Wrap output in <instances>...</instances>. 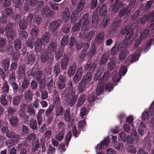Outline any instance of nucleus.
I'll use <instances>...</instances> for the list:
<instances>
[{"label": "nucleus", "instance_id": "nucleus-9", "mask_svg": "<svg viewBox=\"0 0 154 154\" xmlns=\"http://www.w3.org/2000/svg\"><path fill=\"white\" fill-rule=\"evenodd\" d=\"M36 0H26L25 4V10L26 11L32 10L36 2Z\"/></svg>", "mask_w": 154, "mask_h": 154}, {"label": "nucleus", "instance_id": "nucleus-58", "mask_svg": "<svg viewBox=\"0 0 154 154\" xmlns=\"http://www.w3.org/2000/svg\"><path fill=\"white\" fill-rule=\"evenodd\" d=\"M114 148L116 149L122 151L123 149L124 146L121 143H115L113 144Z\"/></svg>", "mask_w": 154, "mask_h": 154}, {"label": "nucleus", "instance_id": "nucleus-35", "mask_svg": "<svg viewBox=\"0 0 154 154\" xmlns=\"http://www.w3.org/2000/svg\"><path fill=\"white\" fill-rule=\"evenodd\" d=\"M72 116L70 113V111L69 109H66L64 114V118L66 122H68L70 121Z\"/></svg>", "mask_w": 154, "mask_h": 154}, {"label": "nucleus", "instance_id": "nucleus-29", "mask_svg": "<svg viewBox=\"0 0 154 154\" xmlns=\"http://www.w3.org/2000/svg\"><path fill=\"white\" fill-rule=\"evenodd\" d=\"M107 8L105 5H102L99 11V15L100 16H104L106 14Z\"/></svg>", "mask_w": 154, "mask_h": 154}, {"label": "nucleus", "instance_id": "nucleus-46", "mask_svg": "<svg viewBox=\"0 0 154 154\" xmlns=\"http://www.w3.org/2000/svg\"><path fill=\"white\" fill-rule=\"evenodd\" d=\"M133 27V26L132 25L131 26H130V25H127L124 29L121 30V33L124 35L127 32V33L129 32L131 29H132L133 30V33L134 29Z\"/></svg>", "mask_w": 154, "mask_h": 154}, {"label": "nucleus", "instance_id": "nucleus-3", "mask_svg": "<svg viewBox=\"0 0 154 154\" xmlns=\"http://www.w3.org/2000/svg\"><path fill=\"white\" fill-rule=\"evenodd\" d=\"M133 30L131 29L128 33H127L125 35V38L124 40L122 46L125 48L127 46L130 45L132 43L134 38L133 36Z\"/></svg>", "mask_w": 154, "mask_h": 154}, {"label": "nucleus", "instance_id": "nucleus-8", "mask_svg": "<svg viewBox=\"0 0 154 154\" xmlns=\"http://www.w3.org/2000/svg\"><path fill=\"white\" fill-rule=\"evenodd\" d=\"M61 24V21L58 20L51 23L49 25V29L52 32V34L55 35H56L57 31L56 30L59 27Z\"/></svg>", "mask_w": 154, "mask_h": 154}, {"label": "nucleus", "instance_id": "nucleus-27", "mask_svg": "<svg viewBox=\"0 0 154 154\" xmlns=\"http://www.w3.org/2000/svg\"><path fill=\"white\" fill-rule=\"evenodd\" d=\"M9 90V86L7 81L4 82L2 87V91L4 94H8V93Z\"/></svg>", "mask_w": 154, "mask_h": 154}, {"label": "nucleus", "instance_id": "nucleus-45", "mask_svg": "<svg viewBox=\"0 0 154 154\" xmlns=\"http://www.w3.org/2000/svg\"><path fill=\"white\" fill-rule=\"evenodd\" d=\"M103 86V88L104 90H106L108 91H110L113 88V85L112 84L110 83H106L105 84L102 85Z\"/></svg>", "mask_w": 154, "mask_h": 154}, {"label": "nucleus", "instance_id": "nucleus-6", "mask_svg": "<svg viewBox=\"0 0 154 154\" xmlns=\"http://www.w3.org/2000/svg\"><path fill=\"white\" fill-rule=\"evenodd\" d=\"M138 49L139 50H137L136 54L130 55L126 61V65L129 66L130 64L138 60L140 52L141 50V48H139Z\"/></svg>", "mask_w": 154, "mask_h": 154}, {"label": "nucleus", "instance_id": "nucleus-2", "mask_svg": "<svg viewBox=\"0 0 154 154\" xmlns=\"http://www.w3.org/2000/svg\"><path fill=\"white\" fill-rule=\"evenodd\" d=\"M131 19L133 20L136 21V24H133V27H136L138 26L139 23L144 24L148 20L147 17L146 16L141 15V12L137 11L132 16Z\"/></svg>", "mask_w": 154, "mask_h": 154}, {"label": "nucleus", "instance_id": "nucleus-34", "mask_svg": "<svg viewBox=\"0 0 154 154\" xmlns=\"http://www.w3.org/2000/svg\"><path fill=\"white\" fill-rule=\"evenodd\" d=\"M76 68V65L75 64H73L69 69L68 74L69 76H72L74 74Z\"/></svg>", "mask_w": 154, "mask_h": 154}, {"label": "nucleus", "instance_id": "nucleus-33", "mask_svg": "<svg viewBox=\"0 0 154 154\" xmlns=\"http://www.w3.org/2000/svg\"><path fill=\"white\" fill-rule=\"evenodd\" d=\"M91 22L94 25H97L99 22V17L97 14L94 13L91 18Z\"/></svg>", "mask_w": 154, "mask_h": 154}, {"label": "nucleus", "instance_id": "nucleus-25", "mask_svg": "<svg viewBox=\"0 0 154 154\" xmlns=\"http://www.w3.org/2000/svg\"><path fill=\"white\" fill-rule=\"evenodd\" d=\"M110 21V18L109 16L104 17L101 23V26L103 27H106L109 24Z\"/></svg>", "mask_w": 154, "mask_h": 154}, {"label": "nucleus", "instance_id": "nucleus-10", "mask_svg": "<svg viewBox=\"0 0 154 154\" xmlns=\"http://www.w3.org/2000/svg\"><path fill=\"white\" fill-rule=\"evenodd\" d=\"M137 127H138V133L139 135L141 136H143L145 134L146 131V128L145 123L138 121L137 124Z\"/></svg>", "mask_w": 154, "mask_h": 154}, {"label": "nucleus", "instance_id": "nucleus-55", "mask_svg": "<svg viewBox=\"0 0 154 154\" xmlns=\"http://www.w3.org/2000/svg\"><path fill=\"white\" fill-rule=\"evenodd\" d=\"M36 137V135L34 133H32L29 134L25 139V141L28 143H30V141L32 140L35 139Z\"/></svg>", "mask_w": 154, "mask_h": 154}, {"label": "nucleus", "instance_id": "nucleus-41", "mask_svg": "<svg viewBox=\"0 0 154 154\" xmlns=\"http://www.w3.org/2000/svg\"><path fill=\"white\" fill-rule=\"evenodd\" d=\"M12 12L13 11L11 8H6L2 12V15L7 17L11 15Z\"/></svg>", "mask_w": 154, "mask_h": 154}, {"label": "nucleus", "instance_id": "nucleus-43", "mask_svg": "<svg viewBox=\"0 0 154 154\" xmlns=\"http://www.w3.org/2000/svg\"><path fill=\"white\" fill-rule=\"evenodd\" d=\"M38 29V27L35 26H34L31 29V34L34 38H35L37 36Z\"/></svg>", "mask_w": 154, "mask_h": 154}, {"label": "nucleus", "instance_id": "nucleus-37", "mask_svg": "<svg viewBox=\"0 0 154 154\" xmlns=\"http://www.w3.org/2000/svg\"><path fill=\"white\" fill-rule=\"evenodd\" d=\"M6 40L4 38H0V51L2 53L5 52V49L2 48H3L6 45Z\"/></svg>", "mask_w": 154, "mask_h": 154}, {"label": "nucleus", "instance_id": "nucleus-63", "mask_svg": "<svg viewBox=\"0 0 154 154\" xmlns=\"http://www.w3.org/2000/svg\"><path fill=\"white\" fill-rule=\"evenodd\" d=\"M127 72V67L125 66H122L119 71V76H122L124 75Z\"/></svg>", "mask_w": 154, "mask_h": 154}, {"label": "nucleus", "instance_id": "nucleus-12", "mask_svg": "<svg viewBox=\"0 0 154 154\" xmlns=\"http://www.w3.org/2000/svg\"><path fill=\"white\" fill-rule=\"evenodd\" d=\"M83 72V69L81 67L78 68L77 72L74 77V81L75 82H78L81 78L82 73Z\"/></svg>", "mask_w": 154, "mask_h": 154}, {"label": "nucleus", "instance_id": "nucleus-51", "mask_svg": "<svg viewBox=\"0 0 154 154\" xmlns=\"http://www.w3.org/2000/svg\"><path fill=\"white\" fill-rule=\"evenodd\" d=\"M85 96L84 95H81L79 97L77 102V106L79 107L81 106L84 103L85 100Z\"/></svg>", "mask_w": 154, "mask_h": 154}, {"label": "nucleus", "instance_id": "nucleus-47", "mask_svg": "<svg viewBox=\"0 0 154 154\" xmlns=\"http://www.w3.org/2000/svg\"><path fill=\"white\" fill-rule=\"evenodd\" d=\"M6 94H4L1 96L0 102L1 104L4 106H6L8 104V101L6 99Z\"/></svg>", "mask_w": 154, "mask_h": 154}, {"label": "nucleus", "instance_id": "nucleus-36", "mask_svg": "<svg viewBox=\"0 0 154 154\" xmlns=\"http://www.w3.org/2000/svg\"><path fill=\"white\" fill-rule=\"evenodd\" d=\"M109 76V73L108 71H107L105 72L103 75L100 80L101 83L100 82V84L101 83L103 84V83L106 82V81L108 79Z\"/></svg>", "mask_w": 154, "mask_h": 154}, {"label": "nucleus", "instance_id": "nucleus-60", "mask_svg": "<svg viewBox=\"0 0 154 154\" xmlns=\"http://www.w3.org/2000/svg\"><path fill=\"white\" fill-rule=\"evenodd\" d=\"M41 21L42 19L40 16L36 15L34 17L33 23L35 24L38 25L41 23Z\"/></svg>", "mask_w": 154, "mask_h": 154}, {"label": "nucleus", "instance_id": "nucleus-50", "mask_svg": "<svg viewBox=\"0 0 154 154\" xmlns=\"http://www.w3.org/2000/svg\"><path fill=\"white\" fill-rule=\"evenodd\" d=\"M81 23L82 22L79 20L78 22L75 24L72 27V31L74 32L79 30L80 29Z\"/></svg>", "mask_w": 154, "mask_h": 154}, {"label": "nucleus", "instance_id": "nucleus-38", "mask_svg": "<svg viewBox=\"0 0 154 154\" xmlns=\"http://www.w3.org/2000/svg\"><path fill=\"white\" fill-rule=\"evenodd\" d=\"M128 51L126 48H123L121 50V52L119 56V59L121 60H123L126 57Z\"/></svg>", "mask_w": 154, "mask_h": 154}, {"label": "nucleus", "instance_id": "nucleus-31", "mask_svg": "<svg viewBox=\"0 0 154 154\" xmlns=\"http://www.w3.org/2000/svg\"><path fill=\"white\" fill-rule=\"evenodd\" d=\"M150 24V28L152 29H154V10L152 11L149 15Z\"/></svg>", "mask_w": 154, "mask_h": 154}, {"label": "nucleus", "instance_id": "nucleus-4", "mask_svg": "<svg viewBox=\"0 0 154 154\" xmlns=\"http://www.w3.org/2000/svg\"><path fill=\"white\" fill-rule=\"evenodd\" d=\"M13 23H9L5 28L6 36L9 41L12 40L15 35V33L13 30Z\"/></svg>", "mask_w": 154, "mask_h": 154}, {"label": "nucleus", "instance_id": "nucleus-59", "mask_svg": "<svg viewBox=\"0 0 154 154\" xmlns=\"http://www.w3.org/2000/svg\"><path fill=\"white\" fill-rule=\"evenodd\" d=\"M79 13H77V11H74L72 13L70 18L71 22L73 23L76 21L77 20V15Z\"/></svg>", "mask_w": 154, "mask_h": 154}, {"label": "nucleus", "instance_id": "nucleus-40", "mask_svg": "<svg viewBox=\"0 0 154 154\" xmlns=\"http://www.w3.org/2000/svg\"><path fill=\"white\" fill-rule=\"evenodd\" d=\"M116 61L114 59H112L108 63V69L110 70H112L116 67Z\"/></svg>", "mask_w": 154, "mask_h": 154}, {"label": "nucleus", "instance_id": "nucleus-13", "mask_svg": "<svg viewBox=\"0 0 154 154\" xmlns=\"http://www.w3.org/2000/svg\"><path fill=\"white\" fill-rule=\"evenodd\" d=\"M57 85L59 89L60 90L63 89L65 86V80L61 76H59Z\"/></svg>", "mask_w": 154, "mask_h": 154}, {"label": "nucleus", "instance_id": "nucleus-52", "mask_svg": "<svg viewBox=\"0 0 154 154\" xmlns=\"http://www.w3.org/2000/svg\"><path fill=\"white\" fill-rule=\"evenodd\" d=\"M131 9L130 7L129 8L128 7L127 8H124L121 10L119 13V17H122L125 16L128 11V12L130 11Z\"/></svg>", "mask_w": 154, "mask_h": 154}, {"label": "nucleus", "instance_id": "nucleus-11", "mask_svg": "<svg viewBox=\"0 0 154 154\" xmlns=\"http://www.w3.org/2000/svg\"><path fill=\"white\" fill-rule=\"evenodd\" d=\"M122 44L119 45L116 43L111 48L110 54L112 56L115 55L119 50H121L123 48Z\"/></svg>", "mask_w": 154, "mask_h": 154}, {"label": "nucleus", "instance_id": "nucleus-21", "mask_svg": "<svg viewBox=\"0 0 154 154\" xmlns=\"http://www.w3.org/2000/svg\"><path fill=\"white\" fill-rule=\"evenodd\" d=\"M104 38V34L102 32H99L96 36L95 41L97 43H101L102 42Z\"/></svg>", "mask_w": 154, "mask_h": 154}, {"label": "nucleus", "instance_id": "nucleus-61", "mask_svg": "<svg viewBox=\"0 0 154 154\" xmlns=\"http://www.w3.org/2000/svg\"><path fill=\"white\" fill-rule=\"evenodd\" d=\"M57 44L55 43H51L49 45L48 47V52H52L53 51H54L55 50H56L57 48Z\"/></svg>", "mask_w": 154, "mask_h": 154}, {"label": "nucleus", "instance_id": "nucleus-20", "mask_svg": "<svg viewBox=\"0 0 154 154\" xmlns=\"http://www.w3.org/2000/svg\"><path fill=\"white\" fill-rule=\"evenodd\" d=\"M97 98V95L92 91H90L88 97V100L89 103L94 101Z\"/></svg>", "mask_w": 154, "mask_h": 154}, {"label": "nucleus", "instance_id": "nucleus-16", "mask_svg": "<svg viewBox=\"0 0 154 154\" xmlns=\"http://www.w3.org/2000/svg\"><path fill=\"white\" fill-rule=\"evenodd\" d=\"M123 5V3L120 0H116L112 6V11L116 12H117L119 8L122 6Z\"/></svg>", "mask_w": 154, "mask_h": 154}, {"label": "nucleus", "instance_id": "nucleus-17", "mask_svg": "<svg viewBox=\"0 0 154 154\" xmlns=\"http://www.w3.org/2000/svg\"><path fill=\"white\" fill-rule=\"evenodd\" d=\"M50 38V35L48 32H46L42 36L41 39H40V42L43 45L48 43Z\"/></svg>", "mask_w": 154, "mask_h": 154}, {"label": "nucleus", "instance_id": "nucleus-32", "mask_svg": "<svg viewBox=\"0 0 154 154\" xmlns=\"http://www.w3.org/2000/svg\"><path fill=\"white\" fill-rule=\"evenodd\" d=\"M85 1L84 0H81L78 3L76 10L74 11H77V13H79L82 10L85 4Z\"/></svg>", "mask_w": 154, "mask_h": 154}, {"label": "nucleus", "instance_id": "nucleus-18", "mask_svg": "<svg viewBox=\"0 0 154 154\" xmlns=\"http://www.w3.org/2000/svg\"><path fill=\"white\" fill-rule=\"evenodd\" d=\"M10 60L8 58L5 59L4 60L0 62V65L4 66L5 70H7L10 66Z\"/></svg>", "mask_w": 154, "mask_h": 154}, {"label": "nucleus", "instance_id": "nucleus-19", "mask_svg": "<svg viewBox=\"0 0 154 154\" xmlns=\"http://www.w3.org/2000/svg\"><path fill=\"white\" fill-rule=\"evenodd\" d=\"M9 121L12 126H14L17 125L19 120L17 116L11 115L9 118Z\"/></svg>", "mask_w": 154, "mask_h": 154}, {"label": "nucleus", "instance_id": "nucleus-62", "mask_svg": "<svg viewBox=\"0 0 154 154\" xmlns=\"http://www.w3.org/2000/svg\"><path fill=\"white\" fill-rule=\"evenodd\" d=\"M14 48L16 50L18 51L21 47V43L19 39H17L14 42Z\"/></svg>", "mask_w": 154, "mask_h": 154}, {"label": "nucleus", "instance_id": "nucleus-15", "mask_svg": "<svg viewBox=\"0 0 154 154\" xmlns=\"http://www.w3.org/2000/svg\"><path fill=\"white\" fill-rule=\"evenodd\" d=\"M96 65L93 63H91L88 61L87 64L85 65V69L86 70L93 71L95 68Z\"/></svg>", "mask_w": 154, "mask_h": 154}, {"label": "nucleus", "instance_id": "nucleus-49", "mask_svg": "<svg viewBox=\"0 0 154 154\" xmlns=\"http://www.w3.org/2000/svg\"><path fill=\"white\" fill-rule=\"evenodd\" d=\"M89 20L88 19L85 20L82 25L81 31L88 30L89 26Z\"/></svg>", "mask_w": 154, "mask_h": 154}, {"label": "nucleus", "instance_id": "nucleus-64", "mask_svg": "<svg viewBox=\"0 0 154 154\" xmlns=\"http://www.w3.org/2000/svg\"><path fill=\"white\" fill-rule=\"evenodd\" d=\"M152 43L154 45V36H153L151 39L148 42L146 49L144 50V52H146L150 48Z\"/></svg>", "mask_w": 154, "mask_h": 154}, {"label": "nucleus", "instance_id": "nucleus-48", "mask_svg": "<svg viewBox=\"0 0 154 154\" xmlns=\"http://www.w3.org/2000/svg\"><path fill=\"white\" fill-rule=\"evenodd\" d=\"M150 32V30L148 29H145L142 33L140 35V39H144L146 37H147Z\"/></svg>", "mask_w": 154, "mask_h": 154}, {"label": "nucleus", "instance_id": "nucleus-57", "mask_svg": "<svg viewBox=\"0 0 154 154\" xmlns=\"http://www.w3.org/2000/svg\"><path fill=\"white\" fill-rule=\"evenodd\" d=\"M63 108L60 106H56L55 109V114L57 116H59L62 115L63 112Z\"/></svg>", "mask_w": 154, "mask_h": 154}, {"label": "nucleus", "instance_id": "nucleus-54", "mask_svg": "<svg viewBox=\"0 0 154 154\" xmlns=\"http://www.w3.org/2000/svg\"><path fill=\"white\" fill-rule=\"evenodd\" d=\"M32 149L33 152L35 151L39 147V144L38 140L34 141L32 143Z\"/></svg>", "mask_w": 154, "mask_h": 154}, {"label": "nucleus", "instance_id": "nucleus-7", "mask_svg": "<svg viewBox=\"0 0 154 154\" xmlns=\"http://www.w3.org/2000/svg\"><path fill=\"white\" fill-rule=\"evenodd\" d=\"M95 33V31L92 30L89 32H88L87 30L81 31L79 34L80 37L85 38L87 40H91Z\"/></svg>", "mask_w": 154, "mask_h": 154}, {"label": "nucleus", "instance_id": "nucleus-56", "mask_svg": "<svg viewBox=\"0 0 154 154\" xmlns=\"http://www.w3.org/2000/svg\"><path fill=\"white\" fill-rule=\"evenodd\" d=\"M69 39V37L68 36H65L63 37L60 42V45L62 47H63L67 44Z\"/></svg>", "mask_w": 154, "mask_h": 154}, {"label": "nucleus", "instance_id": "nucleus-53", "mask_svg": "<svg viewBox=\"0 0 154 154\" xmlns=\"http://www.w3.org/2000/svg\"><path fill=\"white\" fill-rule=\"evenodd\" d=\"M96 51L95 46L94 45H92L90 50L88 52L87 54L89 57H92Z\"/></svg>", "mask_w": 154, "mask_h": 154}, {"label": "nucleus", "instance_id": "nucleus-30", "mask_svg": "<svg viewBox=\"0 0 154 154\" xmlns=\"http://www.w3.org/2000/svg\"><path fill=\"white\" fill-rule=\"evenodd\" d=\"M8 138H17V140L20 139V136L19 135H16L12 131H8L6 134Z\"/></svg>", "mask_w": 154, "mask_h": 154}, {"label": "nucleus", "instance_id": "nucleus-5", "mask_svg": "<svg viewBox=\"0 0 154 154\" xmlns=\"http://www.w3.org/2000/svg\"><path fill=\"white\" fill-rule=\"evenodd\" d=\"M131 137L130 136H128L127 137V143L129 147L133 146V142L132 139L137 143L139 140V136L138 135L135 130L133 129L131 134Z\"/></svg>", "mask_w": 154, "mask_h": 154}, {"label": "nucleus", "instance_id": "nucleus-24", "mask_svg": "<svg viewBox=\"0 0 154 154\" xmlns=\"http://www.w3.org/2000/svg\"><path fill=\"white\" fill-rule=\"evenodd\" d=\"M68 57L66 55H64L62 58L61 65L63 69H65L67 66Z\"/></svg>", "mask_w": 154, "mask_h": 154}, {"label": "nucleus", "instance_id": "nucleus-1", "mask_svg": "<svg viewBox=\"0 0 154 154\" xmlns=\"http://www.w3.org/2000/svg\"><path fill=\"white\" fill-rule=\"evenodd\" d=\"M68 86L69 91L68 95L66 96L67 97L66 101L67 104L72 107L75 104L78 97V95H75V90L73 87L71 81L69 82Z\"/></svg>", "mask_w": 154, "mask_h": 154}, {"label": "nucleus", "instance_id": "nucleus-28", "mask_svg": "<svg viewBox=\"0 0 154 154\" xmlns=\"http://www.w3.org/2000/svg\"><path fill=\"white\" fill-rule=\"evenodd\" d=\"M85 88L86 83L81 81L78 86V92L79 93H82L85 91Z\"/></svg>", "mask_w": 154, "mask_h": 154}, {"label": "nucleus", "instance_id": "nucleus-39", "mask_svg": "<svg viewBox=\"0 0 154 154\" xmlns=\"http://www.w3.org/2000/svg\"><path fill=\"white\" fill-rule=\"evenodd\" d=\"M29 125L30 127L33 130H36L38 128V126L36 120L31 119Z\"/></svg>", "mask_w": 154, "mask_h": 154}, {"label": "nucleus", "instance_id": "nucleus-14", "mask_svg": "<svg viewBox=\"0 0 154 154\" xmlns=\"http://www.w3.org/2000/svg\"><path fill=\"white\" fill-rule=\"evenodd\" d=\"M70 13L68 9L65 8L62 13V17L63 21L65 22L68 21L69 19Z\"/></svg>", "mask_w": 154, "mask_h": 154}, {"label": "nucleus", "instance_id": "nucleus-42", "mask_svg": "<svg viewBox=\"0 0 154 154\" xmlns=\"http://www.w3.org/2000/svg\"><path fill=\"white\" fill-rule=\"evenodd\" d=\"M102 85V84H100V82H99L95 94L97 95H100L102 93V91L104 90L103 86Z\"/></svg>", "mask_w": 154, "mask_h": 154}, {"label": "nucleus", "instance_id": "nucleus-26", "mask_svg": "<svg viewBox=\"0 0 154 154\" xmlns=\"http://www.w3.org/2000/svg\"><path fill=\"white\" fill-rule=\"evenodd\" d=\"M24 96L25 100L30 101L32 98V94L30 91L27 90L24 92Z\"/></svg>", "mask_w": 154, "mask_h": 154}, {"label": "nucleus", "instance_id": "nucleus-44", "mask_svg": "<svg viewBox=\"0 0 154 154\" xmlns=\"http://www.w3.org/2000/svg\"><path fill=\"white\" fill-rule=\"evenodd\" d=\"M35 60V57L33 54H30L28 56L27 61L28 64H30L31 65L33 63Z\"/></svg>", "mask_w": 154, "mask_h": 154}, {"label": "nucleus", "instance_id": "nucleus-23", "mask_svg": "<svg viewBox=\"0 0 154 154\" xmlns=\"http://www.w3.org/2000/svg\"><path fill=\"white\" fill-rule=\"evenodd\" d=\"M42 45H43V44L41 43L40 42V38H37L35 46V51L36 52H38L41 51Z\"/></svg>", "mask_w": 154, "mask_h": 154}, {"label": "nucleus", "instance_id": "nucleus-22", "mask_svg": "<svg viewBox=\"0 0 154 154\" xmlns=\"http://www.w3.org/2000/svg\"><path fill=\"white\" fill-rule=\"evenodd\" d=\"M92 78V76L91 73L89 72H88L83 76L82 81L86 83L90 81Z\"/></svg>", "mask_w": 154, "mask_h": 154}]
</instances>
